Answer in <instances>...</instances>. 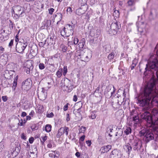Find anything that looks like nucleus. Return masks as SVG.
<instances>
[{"label": "nucleus", "instance_id": "40", "mask_svg": "<svg viewBox=\"0 0 158 158\" xmlns=\"http://www.w3.org/2000/svg\"><path fill=\"white\" fill-rule=\"evenodd\" d=\"M86 130V127L82 126L79 129V132L81 133H84Z\"/></svg>", "mask_w": 158, "mask_h": 158}, {"label": "nucleus", "instance_id": "47", "mask_svg": "<svg viewBox=\"0 0 158 158\" xmlns=\"http://www.w3.org/2000/svg\"><path fill=\"white\" fill-rule=\"evenodd\" d=\"M13 43H14V40H11L10 41V42L9 43V45H8V46L10 48H11L12 47V46L13 45Z\"/></svg>", "mask_w": 158, "mask_h": 158}, {"label": "nucleus", "instance_id": "45", "mask_svg": "<svg viewBox=\"0 0 158 158\" xmlns=\"http://www.w3.org/2000/svg\"><path fill=\"white\" fill-rule=\"evenodd\" d=\"M82 52L80 51V50H79L78 51H77V53L76 54V56H81V54Z\"/></svg>", "mask_w": 158, "mask_h": 158}, {"label": "nucleus", "instance_id": "18", "mask_svg": "<svg viewBox=\"0 0 158 158\" xmlns=\"http://www.w3.org/2000/svg\"><path fill=\"white\" fill-rule=\"evenodd\" d=\"M145 25L143 24H142L140 27L138 28V31L140 33L141 35H144L145 34L146 30L145 28Z\"/></svg>", "mask_w": 158, "mask_h": 158}, {"label": "nucleus", "instance_id": "37", "mask_svg": "<svg viewBox=\"0 0 158 158\" xmlns=\"http://www.w3.org/2000/svg\"><path fill=\"white\" fill-rule=\"evenodd\" d=\"M13 84L12 89L14 90H15L17 86V82L14 81Z\"/></svg>", "mask_w": 158, "mask_h": 158}, {"label": "nucleus", "instance_id": "50", "mask_svg": "<svg viewBox=\"0 0 158 158\" xmlns=\"http://www.w3.org/2000/svg\"><path fill=\"white\" fill-rule=\"evenodd\" d=\"M69 105V104L67 103L66 105H65L64 106V111H66L68 110V105Z\"/></svg>", "mask_w": 158, "mask_h": 158}, {"label": "nucleus", "instance_id": "64", "mask_svg": "<svg viewBox=\"0 0 158 158\" xmlns=\"http://www.w3.org/2000/svg\"><path fill=\"white\" fill-rule=\"evenodd\" d=\"M35 113V112L33 110H32L31 112L30 113L29 115H30L31 116H33L34 114Z\"/></svg>", "mask_w": 158, "mask_h": 158}, {"label": "nucleus", "instance_id": "46", "mask_svg": "<svg viewBox=\"0 0 158 158\" xmlns=\"http://www.w3.org/2000/svg\"><path fill=\"white\" fill-rule=\"evenodd\" d=\"M48 137L47 136H45L43 137H41V138L42 140L41 141L43 142H44L46 141L47 138Z\"/></svg>", "mask_w": 158, "mask_h": 158}, {"label": "nucleus", "instance_id": "10", "mask_svg": "<svg viewBox=\"0 0 158 158\" xmlns=\"http://www.w3.org/2000/svg\"><path fill=\"white\" fill-rule=\"evenodd\" d=\"M122 153L118 149H114L113 150L110 155V158H121Z\"/></svg>", "mask_w": 158, "mask_h": 158}, {"label": "nucleus", "instance_id": "24", "mask_svg": "<svg viewBox=\"0 0 158 158\" xmlns=\"http://www.w3.org/2000/svg\"><path fill=\"white\" fill-rule=\"evenodd\" d=\"M43 23L46 24V29L48 28L51 26V21L50 20L46 19L43 21Z\"/></svg>", "mask_w": 158, "mask_h": 158}, {"label": "nucleus", "instance_id": "22", "mask_svg": "<svg viewBox=\"0 0 158 158\" xmlns=\"http://www.w3.org/2000/svg\"><path fill=\"white\" fill-rule=\"evenodd\" d=\"M47 43L48 45H54L55 43V40L53 37H51L50 38H48Z\"/></svg>", "mask_w": 158, "mask_h": 158}, {"label": "nucleus", "instance_id": "54", "mask_svg": "<svg viewBox=\"0 0 158 158\" xmlns=\"http://www.w3.org/2000/svg\"><path fill=\"white\" fill-rule=\"evenodd\" d=\"M54 116V114L52 112H51L47 115V117L48 118H52Z\"/></svg>", "mask_w": 158, "mask_h": 158}, {"label": "nucleus", "instance_id": "57", "mask_svg": "<svg viewBox=\"0 0 158 158\" xmlns=\"http://www.w3.org/2000/svg\"><path fill=\"white\" fill-rule=\"evenodd\" d=\"M124 99V98H123V100H118V103L119 105H121L123 103V99Z\"/></svg>", "mask_w": 158, "mask_h": 158}, {"label": "nucleus", "instance_id": "53", "mask_svg": "<svg viewBox=\"0 0 158 158\" xmlns=\"http://www.w3.org/2000/svg\"><path fill=\"white\" fill-rule=\"evenodd\" d=\"M86 144L89 147L90 146L91 144V141L90 140H88L86 141Z\"/></svg>", "mask_w": 158, "mask_h": 158}, {"label": "nucleus", "instance_id": "35", "mask_svg": "<svg viewBox=\"0 0 158 158\" xmlns=\"http://www.w3.org/2000/svg\"><path fill=\"white\" fill-rule=\"evenodd\" d=\"M68 72L67 67L66 66H64L63 68V74L64 76H65Z\"/></svg>", "mask_w": 158, "mask_h": 158}, {"label": "nucleus", "instance_id": "44", "mask_svg": "<svg viewBox=\"0 0 158 158\" xmlns=\"http://www.w3.org/2000/svg\"><path fill=\"white\" fill-rule=\"evenodd\" d=\"M72 50L74 51L76 49V47L75 45H69L68 46Z\"/></svg>", "mask_w": 158, "mask_h": 158}, {"label": "nucleus", "instance_id": "63", "mask_svg": "<svg viewBox=\"0 0 158 158\" xmlns=\"http://www.w3.org/2000/svg\"><path fill=\"white\" fill-rule=\"evenodd\" d=\"M21 138L23 139H26V136H25V135L24 134V133H22V134H21Z\"/></svg>", "mask_w": 158, "mask_h": 158}, {"label": "nucleus", "instance_id": "7", "mask_svg": "<svg viewBox=\"0 0 158 158\" xmlns=\"http://www.w3.org/2000/svg\"><path fill=\"white\" fill-rule=\"evenodd\" d=\"M28 43L27 41L23 40V42H17L16 45V50L17 52L19 53H22L27 47Z\"/></svg>", "mask_w": 158, "mask_h": 158}, {"label": "nucleus", "instance_id": "16", "mask_svg": "<svg viewBox=\"0 0 158 158\" xmlns=\"http://www.w3.org/2000/svg\"><path fill=\"white\" fill-rule=\"evenodd\" d=\"M33 68V66L32 64L30 63L29 64L27 65V66L24 67V71L27 74H30V71L32 70Z\"/></svg>", "mask_w": 158, "mask_h": 158}, {"label": "nucleus", "instance_id": "36", "mask_svg": "<svg viewBox=\"0 0 158 158\" xmlns=\"http://www.w3.org/2000/svg\"><path fill=\"white\" fill-rule=\"evenodd\" d=\"M39 67L41 70L45 68L44 64L43 63H40L39 64Z\"/></svg>", "mask_w": 158, "mask_h": 158}, {"label": "nucleus", "instance_id": "48", "mask_svg": "<svg viewBox=\"0 0 158 158\" xmlns=\"http://www.w3.org/2000/svg\"><path fill=\"white\" fill-rule=\"evenodd\" d=\"M54 11V9L53 8H51L48 9L49 13L50 15H52Z\"/></svg>", "mask_w": 158, "mask_h": 158}, {"label": "nucleus", "instance_id": "29", "mask_svg": "<svg viewBox=\"0 0 158 158\" xmlns=\"http://www.w3.org/2000/svg\"><path fill=\"white\" fill-rule=\"evenodd\" d=\"M52 126L50 124L46 125L45 127V131L48 132H49L51 131Z\"/></svg>", "mask_w": 158, "mask_h": 158}, {"label": "nucleus", "instance_id": "42", "mask_svg": "<svg viewBox=\"0 0 158 158\" xmlns=\"http://www.w3.org/2000/svg\"><path fill=\"white\" fill-rule=\"evenodd\" d=\"M81 107H80L77 109L76 112L78 114V115H79L80 117H81L82 115H81Z\"/></svg>", "mask_w": 158, "mask_h": 158}, {"label": "nucleus", "instance_id": "33", "mask_svg": "<svg viewBox=\"0 0 158 158\" xmlns=\"http://www.w3.org/2000/svg\"><path fill=\"white\" fill-rule=\"evenodd\" d=\"M8 67H7V69H8ZM13 71V72H15L14 71H12L10 69L9 70L8 69H7L6 70L5 72V73L4 74V75L5 76V77H6V75L7 73L9 74H10V72H11Z\"/></svg>", "mask_w": 158, "mask_h": 158}, {"label": "nucleus", "instance_id": "5", "mask_svg": "<svg viewBox=\"0 0 158 158\" xmlns=\"http://www.w3.org/2000/svg\"><path fill=\"white\" fill-rule=\"evenodd\" d=\"M118 24V23L117 22H113L111 25L108 26L106 28V30L108 33L111 35L116 34L119 28Z\"/></svg>", "mask_w": 158, "mask_h": 158}, {"label": "nucleus", "instance_id": "39", "mask_svg": "<svg viewBox=\"0 0 158 158\" xmlns=\"http://www.w3.org/2000/svg\"><path fill=\"white\" fill-rule=\"evenodd\" d=\"M133 120L136 122H138L139 121V117L138 115H135L133 117Z\"/></svg>", "mask_w": 158, "mask_h": 158}, {"label": "nucleus", "instance_id": "15", "mask_svg": "<svg viewBox=\"0 0 158 158\" xmlns=\"http://www.w3.org/2000/svg\"><path fill=\"white\" fill-rule=\"evenodd\" d=\"M111 147L112 146L110 145L104 146L101 148L99 151L101 154L106 153L111 149Z\"/></svg>", "mask_w": 158, "mask_h": 158}, {"label": "nucleus", "instance_id": "51", "mask_svg": "<svg viewBox=\"0 0 158 158\" xmlns=\"http://www.w3.org/2000/svg\"><path fill=\"white\" fill-rule=\"evenodd\" d=\"M23 121L22 119H21L20 120H19V122L18 123V125L20 126H23Z\"/></svg>", "mask_w": 158, "mask_h": 158}, {"label": "nucleus", "instance_id": "38", "mask_svg": "<svg viewBox=\"0 0 158 158\" xmlns=\"http://www.w3.org/2000/svg\"><path fill=\"white\" fill-rule=\"evenodd\" d=\"M73 43L75 45H77L78 42V40L77 38H74L73 39Z\"/></svg>", "mask_w": 158, "mask_h": 158}, {"label": "nucleus", "instance_id": "4", "mask_svg": "<svg viewBox=\"0 0 158 158\" xmlns=\"http://www.w3.org/2000/svg\"><path fill=\"white\" fill-rule=\"evenodd\" d=\"M151 69H154L156 71V73L158 71V60L156 58L148 61L146 65L145 71L144 72V74H146V71H150Z\"/></svg>", "mask_w": 158, "mask_h": 158}, {"label": "nucleus", "instance_id": "62", "mask_svg": "<svg viewBox=\"0 0 158 158\" xmlns=\"http://www.w3.org/2000/svg\"><path fill=\"white\" fill-rule=\"evenodd\" d=\"M69 114H66V120L67 122H68L70 120V118H69Z\"/></svg>", "mask_w": 158, "mask_h": 158}, {"label": "nucleus", "instance_id": "27", "mask_svg": "<svg viewBox=\"0 0 158 158\" xmlns=\"http://www.w3.org/2000/svg\"><path fill=\"white\" fill-rule=\"evenodd\" d=\"M113 125H110L108 126L107 128L106 132L105 133L106 135V134H107L108 133L112 132V131L113 130Z\"/></svg>", "mask_w": 158, "mask_h": 158}, {"label": "nucleus", "instance_id": "52", "mask_svg": "<svg viewBox=\"0 0 158 158\" xmlns=\"http://www.w3.org/2000/svg\"><path fill=\"white\" fill-rule=\"evenodd\" d=\"M91 12H92V11H90V10H89V11L88 12V13L86 14V17H87V19H89L90 16V15L91 14Z\"/></svg>", "mask_w": 158, "mask_h": 158}, {"label": "nucleus", "instance_id": "43", "mask_svg": "<svg viewBox=\"0 0 158 158\" xmlns=\"http://www.w3.org/2000/svg\"><path fill=\"white\" fill-rule=\"evenodd\" d=\"M96 117V115L94 113L92 112L90 117L89 118H91L92 119H95Z\"/></svg>", "mask_w": 158, "mask_h": 158}, {"label": "nucleus", "instance_id": "59", "mask_svg": "<svg viewBox=\"0 0 158 158\" xmlns=\"http://www.w3.org/2000/svg\"><path fill=\"white\" fill-rule=\"evenodd\" d=\"M34 140V139L33 137L30 138L29 139V141L30 143H32Z\"/></svg>", "mask_w": 158, "mask_h": 158}, {"label": "nucleus", "instance_id": "20", "mask_svg": "<svg viewBox=\"0 0 158 158\" xmlns=\"http://www.w3.org/2000/svg\"><path fill=\"white\" fill-rule=\"evenodd\" d=\"M131 144V143L129 141V142L127 143L126 145L127 152L129 155L130 154L132 150V148H133Z\"/></svg>", "mask_w": 158, "mask_h": 158}, {"label": "nucleus", "instance_id": "56", "mask_svg": "<svg viewBox=\"0 0 158 158\" xmlns=\"http://www.w3.org/2000/svg\"><path fill=\"white\" fill-rule=\"evenodd\" d=\"M68 46L75 45L73 43V40L71 41H69L68 43Z\"/></svg>", "mask_w": 158, "mask_h": 158}, {"label": "nucleus", "instance_id": "2", "mask_svg": "<svg viewBox=\"0 0 158 158\" xmlns=\"http://www.w3.org/2000/svg\"><path fill=\"white\" fill-rule=\"evenodd\" d=\"M139 135L140 136H144L143 139L146 143L154 139V134L151 130H142L139 131Z\"/></svg>", "mask_w": 158, "mask_h": 158}, {"label": "nucleus", "instance_id": "17", "mask_svg": "<svg viewBox=\"0 0 158 158\" xmlns=\"http://www.w3.org/2000/svg\"><path fill=\"white\" fill-rule=\"evenodd\" d=\"M88 54L86 55L85 53L83 54V55L81 57V59H84V56H85V58L84 59V60H82V61H88L89 59L92 56V52L90 51H88Z\"/></svg>", "mask_w": 158, "mask_h": 158}, {"label": "nucleus", "instance_id": "8", "mask_svg": "<svg viewBox=\"0 0 158 158\" xmlns=\"http://www.w3.org/2000/svg\"><path fill=\"white\" fill-rule=\"evenodd\" d=\"M116 89H115L113 85H109L106 87L104 91V94L106 97L108 98H110L112 96Z\"/></svg>", "mask_w": 158, "mask_h": 158}, {"label": "nucleus", "instance_id": "13", "mask_svg": "<svg viewBox=\"0 0 158 158\" xmlns=\"http://www.w3.org/2000/svg\"><path fill=\"white\" fill-rule=\"evenodd\" d=\"M136 0H129L127 2L128 6L129 7H132L129 10V11H133L135 10V5L136 2Z\"/></svg>", "mask_w": 158, "mask_h": 158}, {"label": "nucleus", "instance_id": "9", "mask_svg": "<svg viewBox=\"0 0 158 158\" xmlns=\"http://www.w3.org/2000/svg\"><path fill=\"white\" fill-rule=\"evenodd\" d=\"M69 131V128L65 127H61L60 128L58 131L56 135L57 138H60L64 133H65L66 136L68 135V132Z\"/></svg>", "mask_w": 158, "mask_h": 158}, {"label": "nucleus", "instance_id": "19", "mask_svg": "<svg viewBox=\"0 0 158 158\" xmlns=\"http://www.w3.org/2000/svg\"><path fill=\"white\" fill-rule=\"evenodd\" d=\"M85 38L82 39L78 44L79 47L80 48H85L86 45L85 44Z\"/></svg>", "mask_w": 158, "mask_h": 158}, {"label": "nucleus", "instance_id": "28", "mask_svg": "<svg viewBox=\"0 0 158 158\" xmlns=\"http://www.w3.org/2000/svg\"><path fill=\"white\" fill-rule=\"evenodd\" d=\"M61 50L63 52H66L67 50V47L65 45L61 44L60 46Z\"/></svg>", "mask_w": 158, "mask_h": 158}, {"label": "nucleus", "instance_id": "32", "mask_svg": "<svg viewBox=\"0 0 158 158\" xmlns=\"http://www.w3.org/2000/svg\"><path fill=\"white\" fill-rule=\"evenodd\" d=\"M114 52H112L108 56V58L109 60L111 61L112 60L114 57Z\"/></svg>", "mask_w": 158, "mask_h": 158}, {"label": "nucleus", "instance_id": "23", "mask_svg": "<svg viewBox=\"0 0 158 158\" xmlns=\"http://www.w3.org/2000/svg\"><path fill=\"white\" fill-rule=\"evenodd\" d=\"M24 13V11H22L20 14H13V19L15 20H17L19 19V17L23 16L22 14Z\"/></svg>", "mask_w": 158, "mask_h": 158}, {"label": "nucleus", "instance_id": "11", "mask_svg": "<svg viewBox=\"0 0 158 158\" xmlns=\"http://www.w3.org/2000/svg\"><path fill=\"white\" fill-rule=\"evenodd\" d=\"M22 11V7L19 6H15L12 7L11 9L12 15L13 16V14H20Z\"/></svg>", "mask_w": 158, "mask_h": 158}, {"label": "nucleus", "instance_id": "49", "mask_svg": "<svg viewBox=\"0 0 158 158\" xmlns=\"http://www.w3.org/2000/svg\"><path fill=\"white\" fill-rule=\"evenodd\" d=\"M2 99L3 102H6L8 99V97L6 96H3L2 97Z\"/></svg>", "mask_w": 158, "mask_h": 158}, {"label": "nucleus", "instance_id": "30", "mask_svg": "<svg viewBox=\"0 0 158 158\" xmlns=\"http://www.w3.org/2000/svg\"><path fill=\"white\" fill-rule=\"evenodd\" d=\"M30 87H29V86H27L25 85H22V89L23 90V92H24L25 91L27 92L28 90L29 89H30Z\"/></svg>", "mask_w": 158, "mask_h": 158}, {"label": "nucleus", "instance_id": "14", "mask_svg": "<svg viewBox=\"0 0 158 158\" xmlns=\"http://www.w3.org/2000/svg\"><path fill=\"white\" fill-rule=\"evenodd\" d=\"M87 7L86 5L81 6L79 8L77 9L76 11L77 14L81 15L84 14L86 10Z\"/></svg>", "mask_w": 158, "mask_h": 158}, {"label": "nucleus", "instance_id": "3", "mask_svg": "<svg viewBox=\"0 0 158 158\" xmlns=\"http://www.w3.org/2000/svg\"><path fill=\"white\" fill-rule=\"evenodd\" d=\"M129 141L131 143V145L133 149L137 152H139L143 147L141 141L139 139L134 138L133 137L129 139Z\"/></svg>", "mask_w": 158, "mask_h": 158}, {"label": "nucleus", "instance_id": "1", "mask_svg": "<svg viewBox=\"0 0 158 158\" xmlns=\"http://www.w3.org/2000/svg\"><path fill=\"white\" fill-rule=\"evenodd\" d=\"M156 75L157 79L152 78L145 87L143 93L140 95L138 98L141 106L148 105L152 98L155 96L154 94H158V71Z\"/></svg>", "mask_w": 158, "mask_h": 158}, {"label": "nucleus", "instance_id": "6", "mask_svg": "<svg viewBox=\"0 0 158 158\" xmlns=\"http://www.w3.org/2000/svg\"><path fill=\"white\" fill-rule=\"evenodd\" d=\"M73 28L72 26L70 24H68L61 31V35L63 36H69L70 35L73 34Z\"/></svg>", "mask_w": 158, "mask_h": 158}, {"label": "nucleus", "instance_id": "61", "mask_svg": "<svg viewBox=\"0 0 158 158\" xmlns=\"http://www.w3.org/2000/svg\"><path fill=\"white\" fill-rule=\"evenodd\" d=\"M77 96L76 95H74L73 96V100L76 102L77 101Z\"/></svg>", "mask_w": 158, "mask_h": 158}, {"label": "nucleus", "instance_id": "60", "mask_svg": "<svg viewBox=\"0 0 158 158\" xmlns=\"http://www.w3.org/2000/svg\"><path fill=\"white\" fill-rule=\"evenodd\" d=\"M85 135H83L82 136H81V137L79 140H81V141H83L85 139Z\"/></svg>", "mask_w": 158, "mask_h": 158}, {"label": "nucleus", "instance_id": "25", "mask_svg": "<svg viewBox=\"0 0 158 158\" xmlns=\"http://www.w3.org/2000/svg\"><path fill=\"white\" fill-rule=\"evenodd\" d=\"M23 85L31 87V79L29 78H27L26 80L24 81L22 83Z\"/></svg>", "mask_w": 158, "mask_h": 158}, {"label": "nucleus", "instance_id": "26", "mask_svg": "<svg viewBox=\"0 0 158 158\" xmlns=\"http://www.w3.org/2000/svg\"><path fill=\"white\" fill-rule=\"evenodd\" d=\"M62 69L60 68L58 69L56 73V75L57 77L58 78L60 77L62 75Z\"/></svg>", "mask_w": 158, "mask_h": 158}, {"label": "nucleus", "instance_id": "21", "mask_svg": "<svg viewBox=\"0 0 158 158\" xmlns=\"http://www.w3.org/2000/svg\"><path fill=\"white\" fill-rule=\"evenodd\" d=\"M52 152V153H50L49 154V156L50 158H59V154L57 153V152L56 151Z\"/></svg>", "mask_w": 158, "mask_h": 158}, {"label": "nucleus", "instance_id": "58", "mask_svg": "<svg viewBox=\"0 0 158 158\" xmlns=\"http://www.w3.org/2000/svg\"><path fill=\"white\" fill-rule=\"evenodd\" d=\"M15 40L16 42H18L19 41V35L17 34L15 36Z\"/></svg>", "mask_w": 158, "mask_h": 158}, {"label": "nucleus", "instance_id": "55", "mask_svg": "<svg viewBox=\"0 0 158 158\" xmlns=\"http://www.w3.org/2000/svg\"><path fill=\"white\" fill-rule=\"evenodd\" d=\"M67 11L70 14L72 11L71 8V7H69L67 10Z\"/></svg>", "mask_w": 158, "mask_h": 158}, {"label": "nucleus", "instance_id": "12", "mask_svg": "<svg viewBox=\"0 0 158 158\" xmlns=\"http://www.w3.org/2000/svg\"><path fill=\"white\" fill-rule=\"evenodd\" d=\"M64 86L68 88L69 92H70L73 88V85L71 81L68 78L65 80L64 82Z\"/></svg>", "mask_w": 158, "mask_h": 158}, {"label": "nucleus", "instance_id": "34", "mask_svg": "<svg viewBox=\"0 0 158 158\" xmlns=\"http://www.w3.org/2000/svg\"><path fill=\"white\" fill-rule=\"evenodd\" d=\"M123 134V131L122 130H120L118 131L116 133L115 135L116 136L119 135L118 138H119L121 136H122Z\"/></svg>", "mask_w": 158, "mask_h": 158}, {"label": "nucleus", "instance_id": "31", "mask_svg": "<svg viewBox=\"0 0 158 158\" xmlns=\"http://www.w3.org/2000/svg\"><path fill=\"white\" fill-rule=\"evenodd\" d=\"M131 129L130 127H128L124 131V133L126 135H128L130 134L131 132Z\"/></svg>", "mask_w": 158, "mask_h": 158}, {"label": "nucleus", "instance_id": "41", "mask_svg": "<svg viewBox=\"0 0 158 158\" xmlns=\"http://www.w3.org/2000/svg\"><path fill=\"white\" fill-rule=\"evenodd\" d=\"M156 11L155 10H152L150 12V15L153 16L156 15Z\"/></svg>", "mask_w": 158, "mask_h": 158}]
</instances>
